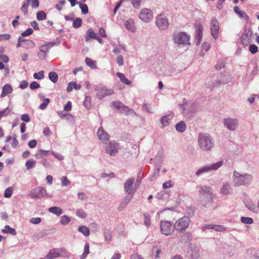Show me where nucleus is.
<instances>
[{"label":"nucleus","instance_id":"27","mask_svg":"<svg viewBox=\"0 0 259 259\" xmlns=\"http://www.w3.org/2000/svg\"><path fill=\"white\" fill-rule=\"evenodd\" d=\"M81 88L80 84H77L75 81H71L67 84L66 90L67 92H70L72 91L73 89L75 90H79Z\"/></svg>","mask_w":259,"mask_h":259},{"label":"nucleus","instance_id":"23","mask_svg":"<svg viewBox=\"0 0 259 259\" xmlns=\"http://www.w3.org/2000/svg\"><path fill=\"white\" fill-rule=\"evenodd\" d=\"M13 91V88L11 84L7 83L5 84L2 89V92L1 94V97L4 98L9 94H11Z\"/></svg>","mask_w":259,"mask_h":259},{"label":"nucleus","instance_id":"50","mask_svg":"<svg viewBox=\"0 0 259 259\" xmlns=\"http://www.w3.org/2000/svg\"><path fill=\"white\" fill-rule=\"evenodd\" d=\"M79 5V7L81 10V13L83 14H86L88 13V7L86 4H81L79 2L77 3Z\"/></svg>","mask_w":259,"mask_h":259},{"label":"nucleus","instance_id":"31","mask_svg":"<svg viewBox=\"0 0 259 259\" xmlns=\"http://www.w3.org/2000/svg\"><path fill=\"white\" fill-rule=\"evenodd\" d=\"M116 75L123 83L127 85L131 84V81L125 77L124 74L120 72H117L116 73Z\"/></svg>","mask_w":259,"mask_h":259},{"label":"nucleus","instance_id":"10","mask_svg":"<svg viewBox=\"0 0 259 259\" xmlns=\"http://www.w3.org/2000/svg\"><path fill=\"white\" fill-rule=\"evenodd\" d=\"M29 196L33 199H40L49 196L46 189L43 187H37L33 189L29 193Z\"/></svg>","mask_w":259,"mask_h":259},{"label":"nucleus","instance_id":"57","mask_svg":"<svg viewBox=\"0 0 259 259\" xmlns=\"http://www.w3.org/2000/svg\"><path fill=\"white\" fill-rule=\"evenodd\" d=\"M61 185L62 186H66L70 184V182L68 180L67 178L63 176L61 179Z\"/></svg>","mask_w":259,"mask_h":259},{"label":"nucleus","instance_id":"1","mask_svg":"<svg viewBox=\"0 0 259 259\" xmlns=\"http://www.w3.org/2000/svg\"><path fill=\"white\" fill-rule=\"evenodd\" d=\"M252 177L248 174H241L236 170L233 171L232 181L234 186H248L251 183Z\"/></svg>","mask_w":259,"mask_h":259},{"label":"nucleus","instance_id":"20","mask_svg":"<svg viewBox=\"0 0 259 259\" xmlns=\"http://www.w3.org/2000/svg\"><path fill=\"white\" fill-rule=\"evenodd\" d=\"M97 137L100 141L103 144H106L110 139V136L104 130L102 127H100L98 129Z\"/></svg>","mask_w":259,"mask_h":259},{"label":"nucleus","instance_id":"12","mask_svg":"<svg viewBox=\"0 0 259 259\" xmlns=\"http://www.w3.org/2000/svg\"><path fill=\"white\" fill-rule=\"evenodd\" d=\"M139 18L144 23H149L153 18V13L149 9H142L138 15Z\"/></svg>","mask_w":259,"mask_h":259},{"label":"nucleus","instance_id":"26","mask_svg":"<svg viewBox=\"0 0 259 259\" xmlns=\"http://www.w3.org/2000/svg\"><path fill=\"white\" fill-rule=\"evenodd\" d=\"M203 27L201 25H199L196 31V44L199 45L202 37Z\"/></svg>","mask_w":259,"mask_h":259},{"label":"nucleus","instance_id":"42","mask_svg":"<svg viewBox=\"0 0 259 259\" xmlns=\"http://www.w3.org/2000/svg\"><path fill=\"white\" fill-rule=\"evenodd\" d=\"M70 221L71 220L70 218L66 215H62L60 218V222L61 224L63 225H66L70 223Z\"/></svg>","mask_w":259,"mask_h":259},{"label":"nucleus","instance_id":"30","mask_svg":"<svg viewBox=\"0 0 259 259\" xmlns=\"http://www.w3.org/2000/svg\"><path fill=\"white\" fill-rule=\"evenodd\" d=\"M2 231L3 233L9 234L13 235H16L17 234L15 229L8 225L5 226L4 229H3Z\"/></svg>","mask_w":259,"mask_h":259},{"label":"nucleus","instance_id":"33","mask_svg":"<svg viewBox=\"0 0 259 259\" xmlns=\"http://www.w3.org/2000/svg\"><path fill=\"white\" fill-rule=\"evenodd\" d=\"M175 127L177 131L183 133L186 129V125L184 121H181L176 125Z\"/></svg>","mask_w":259,"mask_h":259},{"label":"nucleus","instance_id":"3","mask_svg":"<svg viewBox=\"0 0 259 259\" xmlns=\"http://www.w3.org/2000/svg\"><path fill=\"white\" fill-rule=\"evenodd\" d=\"M198 143L199 148L202 151H208L214 146L213 138L207 134H200L198 138Z\"/></svg>","mask_w":259,"mask_h":259},{"label":"nucleus","instance_id":"29","mask_svg":"<svg viewBox=\"0 0 259 259\" xmlns=\"http://www.w3.org/2000/svg\"><path fill=\"white\" fill-rule=\"evenodd\" d=\"M49 211L52 213L55 214L57 216L60 215L62 212V209L60 207L57 206L51 207L48 209Z\"/></svg>","mask_w":259,"mask_h":259},{"label":"nucleus","instance_id":"4","mask_svg":"<svg viewBox=\"0 0 259 259\" xmlns=\"http://www.w3.org/2000/svg\"><path fill=\"white\" fill-rule=\"evenodd\" d=\"M223 160H220L212 164L205 165L199 168L196 171L195 175L196 176L199 177L204 174L215 171L223 165Z\"/></svg>","mask_w":259,"mask_h":259},{"label":"nucleus","instance_id":"49","mask_svg":"<svg viewBox=\"0 0 259 259\" xmlns=\"http://www.w3.org/2000/svg\"><path fill=\"white\" fill-rule=\"evenodd\" d=\"M241 221L245 224H251L253 223V220L251 218L249 217H242L241 218Z\"/></svg>","mask_w":259,"mask_h":259},{"label":"nucleus","instance_id":"47","mask_svg":"<svg viewBox=\"0 0 259 259\" xmlns=\"http://www.w3.org/2000/svg\"><path fill=\"white\" fill-rule=\"evenodd\" d=\"M91 98L90 96H87L84 100L83 105L88 109H90L91 107Z\"/></svg>","mask_w":259,"mask_h":259},{"label":"nucleus","instance_id":"46","mask_svg":"<svg viewBox=\"0 0 259 259\" xmlns=\"http://www.w3.org/2000/svg\"><path fill=\"white\" fill-rule=\"evenodd\" d=\"M36 18L38 21L44 20L46 19V14L44 11H39L36 14Z\"/></svg>","mask_w":259,"mask_h":259},{"label":"nucleus","instance_id":"41","mask_svg":"<svg viewBox=\"0 0 259 259\" xmlns=\"http://www.w3.org/2000/svg\"><path fill=\"white\" fill-rule=\"evenodd\" d=\"M246 207L250 211L256 212H257V208L255 204L252 202H248L246 203L245 204Z\"/></svg>","mask_w":259,"mask_h":259},{"label":"nucleus","instance_id":"8","mask_svg":"<svg viewBox=\"0 0 259 259\" xmlns=\"http://www.w3.org/2000/svg\"><path fill=\"white\" fill-rule=\"evenodd\" d=\"M173 40L175 44L179 45H189L190 37L185 32H176L173 35Z\"/></svg>","mask_w":259,"mask_h":259},{"label":"nucleus","instance_id":"64","mask_svg":"<svg viewBox=\"0 0 259 259\" xmlns=\"http://www.w3.org/2000/svg\"><path fill=\"white\" fill-rule=\"evenodd\" d=\"M11 38V35L8 33L0 34V41L9 40Z\"/></svg>","mask_w":259,"mask_h":259},{"label":"nucleus","instance_id":"5","mask_svg":"<svg viewBox=\"0 0 259 259\" xmlns=\"http://www.w3.org/2000/svg\"><path fill=\"white\" fill-rule=\"evenodd\" d=\"M94 91L96 92L97 98L101 100L106 96L114 94L113 89H109L102 84H98L95 87Z\"/></svg>","mask_w":259,"mask_h":259},{"label":"nucleus","instance_id":"56","mask_svg":"<svg viewBox=\"0 0 259 259\" xmlns=\"http://www.w3.org/2000/svg\"><path fill=\"white\" fill-rule=\"evenodd\" d=\"M230 79V76L229 73H227L224 78L219 80V83H226Z\"/></svg>","mask_w":259,"mask_h":259},{"label":"nucleus","instance_id":"7","mask_svg":"<svg viewBox=\"0 0 259 259\" xmlns=\"http://www.w3.org/2000/svg\"><path fill=\"white\" fill-rule=\"evenodd\" d=\"M190 223V218L184 216L176 221L174 224V227L177 231L184 232L189 227Z\"/></svg>","mask_w":259,"mask_h":259},{"label":"nucleus","instance_id":"22","mask_svg":"<svg viewBox=\"0 0 259 259\" xmlns=\"http://www.w3.org/2000/svg\"><path fill=\"white\" fill-rule=\"evenodd\" d=\"M112 105L116 109L120 110L121 111L125 112H132V110L128 107L125 106L123 103L118 101H114L112 103Z\"/></svg>","mask_w":259,"mask_h":259},{"label":"nucleus","instance_id":"21","mask_svg":"<svg viewBox=\"0 0 259 259\" xmlns=\"http://www.w3.org/2000/svg\"><path fill=\"white\" fill-rule=\"evenodd\" d=\"M123 23L126 29L128 31L133 33H134L136 31L137 27L134 19L130 18L127 20H124Z\"/></svg>","mask_w":259,"mask_h":259},{"label":"nucleus","instance_id":"9","mask_svg":"<svg viewBox=\"0 0 259 259\" xmlns=\"http://www.w3.org/2000/svg\"><path fill=\"white\" fill-rule=\"evenodd\" d=\"M200 257V248L194 244H190L186 253V259H199Z\"/></svg>","mask_w":259,"mask_h":259},{"label":"nucleus","instance_id":"58","mask_svg":"<svg viewBox=\"0 0 259 259\" xmlns=\"http://www.w3.org/2000/svg\"><path fill=\"white\" fill-rule=\"evenodd\" d=\"M11 110L9 109V107L6 108L5 110L2 111H0V120L5 116H6L9 114V113L10 112Z\"/></svg>","mask_w":259,"mask_h":259},{"label":"nucleus","instance_id":"52","mask_svg":"<svg viewBox=\"0 0 259 259\" xmlns=\"http://www.w3.org/2000/svg\"><path fill=\"white\" fill-rule=\"evenodd\" d=\"M44 77V71L42 70L33 74V77L36 79L41 80Z\"/></svg>","mask_w":259,"mask_h":259},{"label":"nucleus","instance_id":"61","mask_svg":"<svg viewBox=\"0 0 259 259\" xmlns=\"http://www.w3.org/2000/svg\"><path fill=\"white\" fill-rule=\"evenodd\" d=\"M41 163L46 168H51V164L50 162L46 158L42 159Z\"/></svg>","mask_w":259,"mask_h":259},{"label":"nucleus","instance_id":"38","mask_svg":"<svg viewBox=\"0 0 259 259\" xmlns=\"http://www.w3.org/2000/svg\"><path fill=\"white\" fill-rule=\"evenodd\" d=\"M75 214L77 217L81 219H84L87 216V213L81 208L77 209L76 210Z\"/></svg>","mask_w":259,"mask_h":259},{"label":"nucleus","instance_id":"14","mask_svg":"<svg viewBox=\"0 0 259 259\" xmlns=\"http://www.w3.org/2000/svg\"><path fill=\"white\" fill-rule=\"evenodd\" d=\"M119 149V144L116 142L113 141L110 142L109 144L106 146L105 150L106 153L111 156H114L116 155Z\"/></svg>","mask_w":259,"mask_h":259},{"label":"nucleus","instance_id":"43","mask_svg":"<svg viewBox=\"0 0 259 259\" xmlns=\"http://www.w3.org/2000/svg\"><path fill=\"white\" fill-rule=\"evenodd\" d=\"M82 19L80 18H77L73 21L72 26L74 28H79L81 26Z\"/></svg>","mask_w":259,"mask_h":259},{"label":"nucleus","instance_id":"35","mask_svg":"<svg viewBox=\"0 0 259 259\" xmlns=\"http://www.w3.org/2000/svg\"><path fill=\"white\" fill-rule=\"evenodd\" d=\"M134 195H127L126 196L122 202L120 204V206L122 207H125L127 204L131 201Z\"/></svg>","mask_w":259,"mask_h":259},{"label":"nucleus","instance_id":"48","mask_svg":"<svg viewBox=\"0 0 259 259\" xmlns=\"http://www.w3.org/2000/svg\"><path fill=\"white\" fill-rule=\"evenodd\" d=\"M144 225L147 227L150 226L151 224L150 217L148 213L144 214Z\"/></svg>","mask_w":259,"mask_h":259},{"label":"nucleus","instance_id":"16","mask_svg":"<svg viewBox=\"0 0 259 259\" xmlns=\"http://www.w3.org/2000/svg\"><path fill=\"white\" fill-rule=\"evenodd\" d=\"M233 188L231 185L228 182L223 183L220 189V193L224 196L233 194Z\"/></svg>","mask_w":259,"mask_h":259},{"label":"nucleus","instance_id":"40","mask_svg":"<svg viewBox=\"0 0 259 259\" xmlns=\"http://www.w3.org/2000/svg\"><path fill=\"white\" fill-rule=\"evenodd\" d=\"M49 78L53 82L56 83L58 81V75L55 72H50L49 73Z\"/></svg>","mask_w":259,"mask_h":259},{"label":"nucleus","instance_id":"6","mask_svg":"<svg viewBox=\"0 0 259 259\" xmlns=\"http://www.w3.org/2000/svg\"><path fill=\"white\" fill-rule=\"evenodd\" d=\"M224 126L229 131H235L239 127V119L236 117H227L223 119Z\"/></svg>","mask_w":259,"mask_h":259},{"label":"nucleus","instance_id":"63","mask_svg":"<svg viewBox=\"0 0 259 259\" xmlns=\"http://www.w3.org/2000/svg\"><path fill=\"white\" fill-rule=\"evenodd\" d=\"M33 31L32 28H29L21 33L22 36H27L32 34Z\"/></svg>","mask_w":259,"mask_h":259},{"label":"nucleus","instance_id":"36","mask_svg":"<svg viewBox=\"0 0 259 259\" xmlns=\"http://www.w3.org/2000/svg\"><path fill=\"white\" fill-rule=\"evenodd\" d=\"M40 98L41 100H44V102L40 105L39 109L41 110H44L47 108L48 104L50 102V100L49 98L44 99V97L41 95H40Z\"/></svg>","mask_w":259,"mask_h":259},{"label":"nucleus","instance_id":"25","mask_svg":"<svg viewBox=\"0 0 259 259\" xmlns=\"http://www.w3.org/2000/svg\"><path fill=\"white\" fill-rule=\"evenodd\" d=\"M172 118L173 115H167L162 116L160 119V122L162 124L161 127L164 128V127L168 126Z\"/></svg>","mask_w":259,"mask_h":259},{"label":"nucleus","instance_id":"59","mask_svg":"<svg viewBox=\"0 0 259 259\" xmlns=\"http://www.w3.org/2000/svg\"><path fill=\"white\" fill-rule=\"evenodd\" d=\"M212 230L216 231L223 232L225 230V228L222 225H213Z\"/></svg>","mask_w":259,"mask_h":259},{"label":"nucleus","instance_id":"45","mask_svg":"<svg viewBox=\"0 0 259 259\" xmlns=\"http://www.w3.org/2000/svg\"><path fill=\"white\" fill-rule=\"evenodd\" d=\"M29 5L26 1L23 2L22 6L21 8V10L25 16H26L28 14V7Z\"/></svg>","mask_w":259,"mask_h":259},{"label":"nucleus","instance_id":"24","mask_svg":"<svg viewBox=\"0 0 259 259\" xmlns=\"http://www.w3.org/2000/svg\"><path fill=\"white\" fill-rule=\"evenodd\" d=\"M97 34L94 32L92 28L88 29L84 34V37L87 42H90L91 38L95 39L97 37Z\"/></svg>","mask_w":259,"mask_h":259},{"label":"nucleus","instance_id":"19","mask_svg":"<svg viewBox=\"0 0 259 259\" xmlns=\"http://www.w3.org/2000/svg\"><path fill=\"white\" fill-rule=\"evenodd\" d=\"M65 249L64 248H53L50 250L49 253L46 255L47 259H54L56 257L61 256L62 252H64Z\"/></svg>","mask_w":259,"mask_h":259},{"label":"nucleus","instance_id":"2","mask_svg":"<svg viewBox=\"0 0 259 259\" xmlns=\"http://www.w3.org/2000/svg\"><path fill=\"white\" fill-rule=\"evenodd\" d=\"M199 193L201 204L205 207L209 206L213 201V193L210 188L207 186L201 187Z\"/></svg>","mask_w":259,"mask_h":259},{"label":"nucleus","instance_id":"34","mask_svg":"<svg viewBox=\"0 0 259 259\" xmlns=\"http://www.w3.org/2000/svg\"><path fill=\"white\" fill-rule=\"evenodd\" d=\"M78 231L85 237H88L90 235V229L85 226H79L78 228Z\"/></svg>","mask_w":259,"mask_h":259},{"label":"nucleus","instance_id":"13","mask_svg":"<svg viewBox=\"0 0 259 259\" xmlns=\"http://www.w3.org/2000/svg\"><path fill=\"white\" fill-rule=\"evenodd\" d=\"M156 25L160 30H165L169 26L168 19L165 15L160 14L156 18Z\"/></svg>","mask_w":259,"mask_h":259},{"label":"nucleus","instance_id":"18","mask_svg":"<svg viewBox=\"0 0 259 259\" xmlns=\"http://www.w3.org/2000/svg\"><path fill=\"white\" fill-rule=\"evenodd\" d=\"M252 35V31L250 29H245L241 38V42L242 45L247 46L251 42V37Z\"/></svg>","mask_w":259,"mask_h":259},{"label":"nucleus","instance_id":"55","mask_svg":"<svg viewBox=\"0 0 259 259\" xmlns=\"http://www.w3.org/2000/svg\"><path fill=\"white\" fill-rule=\"evenodd\" d=\"M58 115L62 118H65V117H69L72 119L73 116L69 113H64L63 111L57 112Z\"/></svg>","mask_w":259,"mask_h":259},{"label":"nucleus","instance_id":"53","mask_svg":"<svg viewBox=\"0 0 259 259\" xmlns=\"http://www.w3.org/2000/svg\"><path fill=\"white\" fill-rule=\"evenodd\" d=\"M13 193V188L12 187H9L7 188L5 191L4 193V196L6 198H10L12 195Z\"/></svg>","mask_w":259,"mask_h":259},{"label":"nucleus","instance_id":"51","mask_svg":"<svg viewBox=\"0 0 259 259\" xmlns=\"http://www.w3.org/2000/svg\"><path fill=\"white\" fill-rule=\"evenodd\" d=\"M26 1L28 4H30L32 8L35 9L38 7L39 6V1L38 0H25Z\"/></svg>","mask_w":259,"mask_h":259},{"label":"nucleus","instance_id":"32","mask_svg":"<svg viewBox=\"0 0 259 259\" xmlns=\"http://www.w3.org/2000/svg\"><path fill=\"white\" fill-rule=\"evenodd\" d=\"M56 44L54 42H48L46 44L42 45L40 47V50H42L47 54L49 52V50Z\"/></svg>","mask_w":259,"mask_h":259},{"label":"nucleus","instance_id":"37","mask_svg":"<svg viewBox=\"0 0 259 259\" xmlns=\"http://www.w3.org/2000/svg\"><path fill=\"white\" fill-rule=\"evenodd\" d=\"M35 44L31 40L27 39L25 41L24 44H23V47L29 49L31 48H33L35 47Z\"/></svg>","mask_w":259,"mask_h":259},{"label":"nucleus","instance_id":"11","mask_svg":"<svg viewBox=\"0 0 259 259\" xmlns=\"http://www.w3.org/2000/svg\"><path fill=\"white\" fill-rule=\"evenodd\" d=\"M160 230L162 234L165 235H169L174 231V225L169 221H161L160 224Z\"/></svg>","mask_w":259,"mask_h":259},{"label":"nucleus","instance_id":"54","mask_svg":"<svg viewBox=\"0 0 259 259\" xmlns=\"http://www.w3.org/2000/svg\"><path fill=\"white\" fill-rule=\"evenodd\" d=\"M89 243H86L84 247V251L82 254L81 255V258H84L87 257L88 254L90 253V250H89Z\"/></svg>","mask_w":259,"mask_h":259},{"label":"nucleus","instance_id":"62","mask_svg":"<svg viewBox=\"0 0 259 259\" xmlns=\"http://www.w3.org/2000/svg\"><path fill=\"white\" fill-rule=\"evenodd\" d=\"M131 3L134 7L136 9H139L140 7L141 0H131Z\"/></svg>","mask_w":259,"mask_h":259},{"label":"nucleus","instance_id":"15","mask_svg":"<svg viewBox=\"0 0 259 259\" xmlns=\"http://www.w3.org/2000/svg\"><path fill=\"white\" fill-rule=\"evenodd\" d=\"M135 180V178H130L124 184V190L127 195H134L136 191L133 186Z\"/></svg>","mask_w":259,"mask_h":259},{"label":"nucleus","instance_id":"60","mask_svg":"<svg viewBox=\"0 0 259 259\" xmlns=\"http://www.w3.org/2000/svg\"><path fill=\"white\" fill-rule=\"evenodd\" d=\"M249 50L252 54H255L258 51V47L255 45H250Z\"/></svg>","mask_w":259,"mask_h":259},{"label":"nucleus","instance_id":"44","mask_svg":"<svg viewBox=\"0 0 259 259\" xmlns=\"http://www.w3.org/2000/svg\"><path fill=\"white\" fill-rule=\"evenodd\" d=\"M85 63L88 66H90L92 69H95L96 68L95 61L92 60L90 58H87L85 59Z\"/></svg>","mask_w":259,"mask_h":259},{"label":"nucleus","instance_id":"39","mask_svg":"<svg viewBox=\"0 0 259 259\" xmlns=\"http://www.w3.org/2000/svg\"><path fill=\"white\" fill-rule=\"evenodd\" d=\"M35 165L36 161L33 159L28 160L25 163V166L27 169L35 167Z\"/></svg>","mask_w":259,"mask_h":259},{"label":"nucleus","instance_id":"17","mask_svg":"<svg viewBox=\"0 0 259 259\" xmlns=\"http://www.w3.org/2000/svg\"><path fill=\"white\" fill-rule=\"evenodd\" d=\"M210 27L211 35L216 39L218 38L219 30V21L217 19L213 18L211 19Z\"/></svg>","mask_w":259,"mask_h":259},{"label":"nucleus","instance_id":"28","mask_svg":"<svg viewBox=\"0 0 259 259\" xmlns=\"http://www.w3.org/2000/svg\"><path fill=\"white\" fill-rule=\"evenodd\" d=\"M234 10L240 18H245L246 20L248 19L249 17L247 16L246 13L243 11L240 10L238 6L234 7Z\"/></svg>","mask_w":259,"mask_h":259}]
</instances>
